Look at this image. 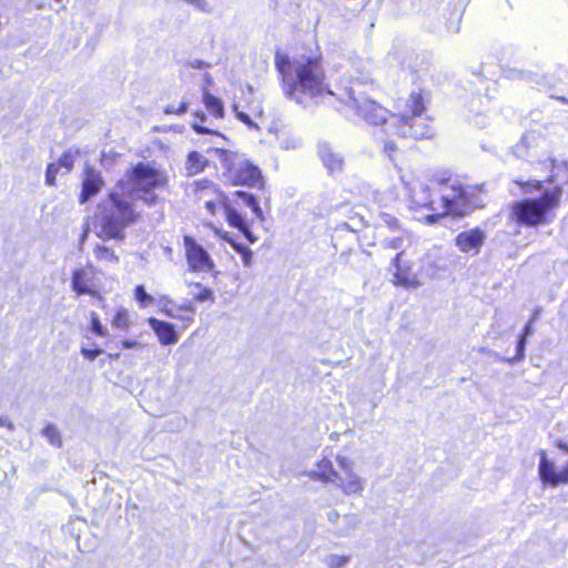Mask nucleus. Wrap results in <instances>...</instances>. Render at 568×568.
<instances>
[{
  "instance_id": "34",
  "label": "nucleus",
  "mask_w": 568,
  "mask_h": 568,
  "mask_svg": "<svg viewBox=\"0 0 568 568\" xmlns=\"http://www.w3.org/2000/svg\"><path fill=\"white\" fill-rule=\"evenodd\" d=\"M60 166L55 162H51L47 165L45 169V184L49 186H54L57 181V175L60 172Z\"/></svg>"
},
{
  "instance_id": "32",
  "label": "nucleus",
  "mask_w": 568,
  "mask_h": 568,
  "mask_svg": "<svg viewBox=\"0 0 568 568\" xmlns=\"http://www.w3.org/2000/svg\"><path fill=\"white\" fill-rule=\"evenodd\" d=\"M74 152H72L71 150H68L65 152H63L61 154V156L58 159V161L55 162L57 164H59V166L61 169H64V174H68L69 172L72 171L73 169V165H74Z\"/></svg>"
},
{
  "instance_id": "9",
  "label": "nucleus",
  "mask_w": 568,
  "mask_h": 568,
  "mask_svg": "<svg viewBox=\"0 0 568 568\" xmlns=\"http://www.w3.org/2000/svg\"><path fill=\"white\" fill-rule=\"evenodd\" d=\"M98 272L92 263L73 268L70 276V287L77 296L88 295L95 302L103 304L105 292L99 283Z\"/></svg>"
},
{
  "instance_id": "46",
  "label": "nucleus",
  "mask_w": 568,
  "mask_h": 568,
  "mask_svg": "<svg viewBox=\"0 0 568 568\" xmlns=\"http://www.w3.org/2000/svg\"><path fill=\"white\" fill-rule=\"evenodd\" d=\"M554 99H556L557 101L568 105V99L566 97L558 95V97H554Z\"/></svg>"
},
{
  "instance_id": "35",
  "label": "nucleus",
  "mask_w": 568,
  "mask_h": 568,
  "mask_svg": "<svg viewBox=\"0 0 568 568\" xmlns=\"http://www.w3.org/2000/svg\"><path fill=\"white\" fill-rule=\"evenodd\" d=\"M60 166L55 162H51L47 165L45 169V184L49 186H54L57 181V175L60 172Z\"/></svg>"
},
{
  "instance_id": "30",
  "label": "nucleus",
  "mask_w": 568,
  "mask_h": 568,
  "mask_svg": "<svg viewBox=\"0 0 568 568\" xmlns=\"http://www.w3.org/2000/svg\"><path fill=\"white\" fill-rule=\"evenodd\" d=\"M42 434H43V436H45V438L52 446L58 447V448H60L62 446L61 434L54 425H52V424L47 425L42 429Z\"/></svg>"
},
{
  "instance_id": "8",
  "label": "nucleus",
  "mask_w": 568,
  "mask_h": 568,
  "mask_svg": "<svg viewBox=\"0 0 568 568\" xmlns=\"http://www.w3.org/2000/svg\"><path fill=\"white\" fill-rule=\"evenodd\" d=\"M393 136L399 139L432 140L436 135L434 118L428 114H395Z\"/></svg>"
},
{
  "instance_id": "47",
  "label": "nucleus",
  "mask_w": 568,
  "mask_h": 568,
  "mask_svg": "<svg viewBox=\"0 0 568 568\" xmlns=\"http://www.w3.org/2000/svg\"><path fill=\"white\" fill-rule=\"evenodd\" d=\"M557 447L560 448L561 450L564 452H567L568 453V445H566L565 443L562 442H558L557 443Z\"/></svg>"
},
{
  "instance_id": "36",
  "label": "nucleus",
  "mask_w": 568,
  "mask_h": 568,
  "mask_svg": "<svg viewBox=\"0 0 568 568\" xmlns=\"http://www.w3.org/2000/svg\"><path fill=\"white\" fill-rule=\"evenodd\" d=\"M529 334H530V326L526 325L524 328V332L520 335V338L517 343L516 355H515L516 361H521L524 358L526 338Z\"/></svg>"
},
{
  "instance_id": "16",
  "label": "nucleus",
  "mask_w": 568,
  "mask_h": 568,
  "mask_svg": "<svg viewBox=\"0 0 568 568\" xmlns=\"http://www.w3.org/2000/svg\"><path fill=\"white\" fill-rule=\"evenodd\" d=\"M486 235L479 227H474L458 233L455 237V245L462 253L476 255L484 245Z\"/></svg>"
},
{
  "instance_id": "28",
  "label": "nucleus",
  "mask_w": 568,
  "mask_h": 568,
  "mask_svg": "<svg viewBox=\"0 0 568 568\" xmlns=\"http://www.w3.org/2000/svg\"><path fill=\"white\" fill-rule=\"evenodd\" d=\"M133 296L141 308L149 307L154 303L153 296L146 293L145 287L141 284L134 287Z\"/></svg>"
},
{
  "instance_id": "48",
  "label": "nucleus",
  "mask_w": 568,
  "mask_h": 568,
  "mask_svg": "<svg viewBox=\"0 0 568 568\" xmlns=\"http://www.w3.org/2000/svg\"><path fill=\"white\" fill-rule=\"evenodd\" d=\"M338 227L343 230H351L347 223H342Z\"/></svg>"
},
{
  "instance_id": "41",
  "label": "nucleus",
  "mask_w": 568,
  "mask_h": 568,
  "mask_svg": "<svg viewBox=\"0 0 568 568\" xmlns=\"http://www.w3.org/2000/svg\"><path fill=\"white\" fill-rule=\"evenodd\" d=\"M80 353L82 354V356L89 361H93L99 355L102 354V349L99 348V347H94V348H88V347H81V351Z\"/></svg>"
},
{
  "instance_id": "45",
  "label": "nucleus",
  "mask_w": 568,
  "mask_h": 568,
  "mask_svg": "<svg viewBox=\"0 0 568 568\" xmlns=\"http://www.w3.org/2000/svg\"><path fill=\"white\" fill-rule=\"evenodd\" d=\"M348 561L347 556H336L333 558V565L334 567H339Z\"/></svg>"
},
{
  "instance_id": "37",
  "label": "nucleus",
  "mask_w": 568,
  "mask_h": 568,
  "mask_svg": "<svg viewBox=\"0 0 568 568\" xmlns=\"http://www.w3.org/2000/svg\"><path fill=\"white\" fill-rule=\"evenodd\" d=\"M189 102L186 100L181 101L178 104L171 103L164 106L163 111L165 114L180 115L187 111Z\"/></svg>"
},
{
  "instance_id": "12",
  "label": "nucleus",
  "mask_w": 568,
  "mask_h": 568,
  "mask_svg": "<svg viewBox=\"0 0 568 568\" xmlns=\"http://www.w3.org/2000/svg\"><path fill=\"white\" fill-rule=\"evenodd\" d=\"M389 272L395 286L415 288L420 285L418 275L414 271V263L408 258L405 251H399L390 261Z\"/></svg>"
},
{
  "instance_id": "14",
  "label": "nucleus",
  "mask_w": 568,
  "mask_h": 568,
  "mask_svg": "<svg viewBox=\"0 0 568 568\" xmlns=\"http://www.w3.org/2000/svg\"><path fill=\"white\" fill-rule=\"evenodd\" d=\"M540 460L538 465V476L545 486L558 487L568 484V460L560 470H556L554 463L548 458L545 450L538 453Z\"/></svg>"
},
{
  "instance_id": "25",
  "label": "nucleus",
  "mask_w": 568,
  "mask_h": 568,
  "mask_svg": "<svg viewBox=\"0 0 568 568\" xmlns=\"http://www.w3.org/2000/svg\"><path fill=\"white\" fill-rule=\"evenodd\" d=\"M189 287H193L196 291L192 293V298L197 303L214 302V293L212 288L205 286L199 282H191L187 284Z\"/></svg>"
},
{
  "instance_id": "3",
  "label": "nucleus",
  "mask_w": 568,
  "mask_h": 568,
  "mask_svg": "<svg viewBox=\"0 0 568 568\" xmlns=\"http://www.w3.org/2000/svg\"><path fill=\"white\" fill-rule=\"evenodd\" d=\"M285 93L300 100L301 95L318 97L331 93L322 57L310 55L291 59L287 53L277 51L274 58Z\"/></svg>"
},
{
  "instance_id": "7",
  "label": "nucleus",
  "mask_w": 568,
  "mask_h": 568,
  "mask_svg": "<svg viewBox=\"0 0 568 568\" xmlns=\"http://www.w3.org/2000/svg\"><path fill=\"white\" fill-rule=\"evenodd\" d=\"M126 178L131 184V193L149 206L155 205L159 201L155 191L166 189L169 185L165 171L144 162H138L133 165L126 172Z\"/></svg>"
},
{
  "instance_id": "18",
  "label": "nucleus",
  "mask_w": 568,
  "mask_h": 568,
  "mask_svg": "<svg viewBox=\"0 0 568 568\" xmlns=\"http://www.w3.org/2000/svg\"><path fill=\"white\" fill-rule=\"evenodd\" d=\"M430 102V92L420 88L418 90H413L405 102V109L403 112L398 114H415L423 115L427 112V106Z\"/></svg>"
},
{
  "instance_id": "39",
  "label": "nucleus",
  "mask_w": 568,
  "mask_h": 568,
  "mask_svg": "<svg viewBox=\"0 0 568 568\" xmlns=\"http://www.w3.org/2000/svg\"><path fill=\"white\" fill-rule=\"evenodd\" d=\"M383 152L390 159V160H395L396 155L399 153V148L398 145L395 143L394 140H387L385 141L384 143V146H383Z\"/></svg>"
},
{
  "instance_id": "4",
  "label": "nucleus",
  "mask_w": 568,
  "mask_h": 568,
  "mask_svg": "<svg viewBox=\"0 0 568 568\" xmlns=\"http://www.w3.org/2000/svg\"><path fill=\"white\" fill-rule=\"evenodd\" d=\"M140 214L132 202L125 200L123 194L111 191L105 201L98 205L93 222L98 227L97 235L104 240L123 241L125 229L138 222Z\"/></svg>"
},
{
  "instance_id": "19",
  "label": "nucleus",
  "mask_w": 568,
  "mask_h": 568,
  "mask_svg": "<svg viewBox=\"0 0 568 568\" xmlns=\"http://www.w3.org/2000/svg\"><path fill=\"white\" fill-rule=\"evenodd\" d=\"M146 322L156 335L161 345L169 346L179 342V334L172 323L156 317H149Z\"/></svg>"
},
{
  "instance_id": "20",
  "label": "nucleus",
  "mask_w": 568,
  "mask_h": 568,
  "mask_svg": "<svg viewBox=\"0 0 568 568\" xmlns=\"http://www.w3.org/2000/svg\"><path fill=\"white\" fill-rule=\"evenodd\" d=\"M254 105H252L248 111L239 110V105H233L236 118L246 124L250 128H256V124L253 122V119H262L263 118V109L258 102L253 101Z\"/></svg>"
},
{
  "instance_id": "5",
  "label": "nucleus",
  "mask_w": 568,
  "mask_h": 568,
  "mask_svg": "<svg viewBox=\"0 0 568 568\" xmlns=\"http://www.w3.org/2000/svg\"><path fill=\"white\" fill-rule=\"evenodd\" d=\"M562 190L555 186L537 197H526L510 207V219L518 225L537 229L551 222L554 212L560 206Z\"/></svg>"
},
{
  "instance_id": "22",
  "label": "nucleus",
  "mask_w": 568,
  "mask_h": 568,
  "mask_svg": "<svg viewBox=\"0 0 568 568\" xmlns=\"http://www.w3.org/2000/svg\"><path fill=\"white\" fill-rule=\"evenodd\" d=\"M133 324L130 312L125 307H118L111 318V326L119 332H129Z\"/></svg>"
},
{
  "instance_id": "43",
  "label": "nucleus",
  "mask_w": 568,
  "mask_h": 568,
  "mask_svg": "<svg viewBox=\"0 0 568 568\" xmlns=\"http://www.w3.org/2000/svg\"><path fill=\"white\" fill-rule=\"evenodd\" d=\"M0 427H4L8 430H13L14 424L10 420L8 416H0Z\"/></svg>"
},
{
  "instance_id": "44",
  "label": "nucleus",
  "mask_w": 568,
  "mask_h": 568,
  "mask_svg": "<svg viewBox=\"0 0 568 568\" xmlns=\"http://www.w3.org/2000/svg\"><path fill=\"white\" fill-rule=\"evenodd\" d=\"M402 243H403V240L400 237H394L386 242V246L394 248V250H398V248H400Z\"/></svg>"
},
{
  "instance_id": "40",
  "label": "nucleus",
  "mask_w": 568,
  "mask_h": 568,
  "mask_svg": "<svg viewBox=\"0 0 568 568\" xmlns=\"http://www.w3.org/2000/svg\"><path fill=\"white\" fill-rule=\"evenodd\" d=\"M121 348L123 349H142L143 344L139 338H124L120 343Z\"/></svg>"
},
{
  "instance_id": "23",
  "label": "nucleus",
  "mask_w": 568,
  "mask_h": 568,
  "mask_svg": "<svg viewBox=\"0 0 568 568\" xmlns=\"http://www.w3.org/2000/svg\"><path fill=\"white\" fill-rule=\"evenodd\" d=\"M91 335L97 337L105 338L109 336V331L102 323L99 314L97 312H91L89 316V324L84 328V336L90 338Z\"/></svg>"
},
{
  "instance_id": "27",
  "label": "nucleus",
  "mask_w": 568,
  "mask_h": 568,
  "mask_svg": "<svg viewBox=\"0 0 568 568\" xmlns=\"http://www.w3.org/2000/svg\"><path fill=\"white\" fill-rule=\"evenodd\" d=\"M321 159L331 172H338L343 169V158L333 151L322 152Z\"/></svg>"
},
{
  "instance_id": "17",
  "label": "nucleus",
  "mask_w": 568,
  "mask_h": 568,
  "mask_svg": "<svg viewBox=\"0 0 568 568\" xmlns=\"http://www.w3.org/2000/svg\"><path fill=\"white\" fill-rule=\"evenodd\" d=\"M163 314L181 323V327L187 328L195 321L196 308L192 301L181 304H172L162 310Z\"/></svg>"
},
{
  "instance_id": "42",
  "label": "nucleus",
  "mask_w": 568,
  "mask_h": 568,
  "mask_svg": "<svg viewBox=\"0 0 568 568\" xmlns=\"http://www.w3.org/2000/svg\"><path fill=\"white\" fill-rule=\"evenodd\" d=\"M231 243V245L240 253L244 254L245 256L250 257L251 255V252L247 247L243 246L242 244L240 243H236L235 241L233 240H230L229 241Z\"/></svg>"
},
{
  "instance_id": "26",
  "label": "nucleus",
  "mask_w": 568,
  "mask_h": 568,
  "mask_svg": "<svg viewBox=\"0 0 568 568\" xmlns=\"http://www.w3.org/2000/svg\"><path fill=\"white\" fill-rule=\"evenodd\" d=\"M93 254L95 258L102 263L118 264L120 261L115 252L111 247L103 244L94 245Z\"/></svg>"
},
{
  "instance_id": "38",
  "label": "nucleus",
  "mask_w": 568,
  "mask_h": 568,
  "mask_svg": "<svg viewBox=\"0 0 568 568\" xmlns=\"http://www.w3.org/2000/svg\"><path fill=\"white\" fill-rule=\"evenodd\" d=\"M379 217L389 230L396 231L400 229V222L396 216L389 213H381Z\"/></svg>"
},
{
  "instance_id": "24",
  "label": "nucleus",
  "mask_w": 568,
  "mask_h": 568,
  "mask_svg": "<svg viewBox=\"0 0 568 568\" xmlns=\"http://www.w3.org/2000/svg\"><path fill=\"white\" fill-rule=\"evenodd\" d=\"M202 102L209 114H211L213 118L219 120L224 118V104L220 98L205 91L202 95Z\"/></svg>"
},
{
  "instance_id": "6",
  "label": "nucleus",
  "mask_w": 568,
  "mask_h": 568,
  "mask_svg": "<svg viewBox=\"0 0 568 568\" xmlns=\"http://www.w3.org/2000/svg\"><path fill=\"white\" fill-rule=\"evenodd\" d=\"M337 470L332 460L324 456L320 458L313 470L306 475L314 481L333 484L345 495H359L364 490L363 479L355 473V463L344 455H336Z\"/></svg>"
},
{
  "instance_id": "33",
  "label": "nucleus",
  "mask_w": 568,
  "mask_h": 568,
  "mask_svg": "<svg viewBox=\"0 0 568 568\" xmlns=\"http://www.w3.org/2000/svg\"><path fill=\"white\" fill-rule=\"evenodd\" d=\"M60 166L55 162H51L47 165L45 169V184L49 186H54L57 181V175L60 172Z\"/></svg>"
},
{
  "instance_id": "13",
  "label": "nucleus",
  "mask_w": 568,
  "mask_h": 568,
  "mask_svg": "<svg viewBox=\"0 0 568 568\" xmlns=\"http://www.w3.org/2000/svg\"><path fill=\"white\" fill-rule=\"evenodd\" d=\"M354 109L359 120L373 126L384 125L389 116L395 115L387 108L371 99L356 102Z\"/></svg>"
},
{
  "instance_id": "10",
  "label": "nucleus",
  "mask_w": 568,
  "mask_h": 568,
  "mask_svg": "<svg viewBox=\"0 0 568 568\" xmlns=\"http://www.w3.org/2000/svg\"><path fill=\"white\" fill-rule=\"evenodd\" d=\"M223 175L229 185L255 187L262 185L263 176L260 169L241 159H231L227 161Z\"/></svg>"
},
{
  "instance_id": "49",
  "label": "nucleus",
  "mask_w": 568,
  "mask_h": 568,
  "mask_svg": "<svg viewBox=\"0 0 568 568\" xmlns=\"http://www.w3.org/2000/svg\"><path fill=\"white\" fill-rule=\"evenodd\" d=\"M331 516H332L333 520H336L338 518V513L337 511H333L331 514Z\"/></svg>"
},
{
  "instance_id": "29",
  "label": "nucleus",
  "mask_w": 568,
  "mask_h": 568,
  "mask_svg": "<svg viewBox=\"0 0 568 568\" xmlns=\"http://www.w3.org/2000/svg\"><path fill=\"white\" fill-rule=\"evenodd\" d=\"M194 121L192 122L191 126L192 129L199 133V134H216V131L206 128L203 125V123L206 120V115L202 111H195L193 113Z\"/></svg>"
},
{
  "instance_id": "15",
  "label": "nucleus",
  "mask_w": 568,
  "mask_h": 568,
  "mask_svg": "<svg viewBox=\"0 0 568 568\" xmlns=\"http://www.w3.org/2000/svg\"><path fill=\"white\" fill-rule=\"evenodd\" d=\"M104 185L101 173L92 165H85L83 169V178L81 183V192L79 202L84 204L91 197L100 193Z\"/></svg>"
},
{
  "instance_id": "11",
  "label": "nucleus",
  "mask_w": 568,
  "mask_h": 568,
  "mask_svg": "<svg viewBox=\"0 0 568 568\" xmlns=\"http://www.w3.org/2000/svg\"><path fill=\"white\" fill-rule=\"evenodd\" d=\"M185 260L192 273H213L215 262L209 252L191 235L183 236Z\"/></svg>"
},
{
  "instance_id": "31",
  "label": "nucleus",
  "mask_w": 568,
  "mask_h": 568,
  "mask_svg": "<svg viewBox=\"0 0 568 568\" xmlns=\"http://www.w3.org/2000/svg\"><path fill=\"white\" fill-rule=\"evenodd\" d=\"M514 183L525 193H531L534 191H540L544 187V182L539 180L524 181L516 179Z\"/></svg>"
},
{
  "instance_id": "2",
  "label": "nucleus",
  "mask_w": 568,
  "mask_h": 568,
  "mask_svg": "<svg viewBox=\"0 0 568 568\" xmlns=\"http://www.w3.org/2000/svg\"><path fill=\"white\" fill-rule=\"evenodd\" d=\"M192 193L211 215L215 216L220 210H223L225 221L231 227L242 233L247 242L256 241L242 212L246 206L257 219H263V212L255 195L245 191H235L230 197L217 184L207 179L193 182Z\"/></svg>"
},
{
  "instance_id": "21",
  "label": "nucleus",
  "mask_w": 568,
  "mask_h": 568,
  "mask_svg": "<svg viewBox=\"0 0 568 568\" xmlns=\"http://www.w3.org/2000/svg\"><path fill=\"white\" fill-rule=\"evenodd\" d=\"M209 165V160L197 151H191L186 156L185 169L189 174L196 175Z\"/></svg>"
},
{
  "instance_id": "1",
  "label": "nucleus",
  "mask_w": 568,
  "mask_h": 568,
  "mask_svg": "<svg viewBox=\"0 0 568 568\" xmlns=\"http://www.w3.org/2000/svg\"><path fill=\"white\" fill-rule=\"evenodd\" d=\"M486 193V185H465L458 176L448 169L435 171L428 184L422 189V197L410 200V209L429 212L425 216L427 224H435L443 217H464L475 209L483 207L480 195Z\"/></svg>"
}]
</instances>
